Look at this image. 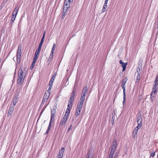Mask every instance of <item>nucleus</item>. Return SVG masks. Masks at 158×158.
Here are the masks:
<instances>
[{"label": "nucleus", "mask_w": 158, "mask_h": 158, "mask_svg": "<svg viewBox=\"0 0 158 158\" xmlns=\"http://www.w3.org/2000/svg\"><path fill=\"white\" fill-rule=\"evenodd\" d=\"M115 156L114 157V158H115ZM109 158H113V156H112V157H110V156H109Z\"/></svg>", "instance_id": "40"}, {"label": "nucleus", "mask_w": 158, "mask_h": 158, "mask_svg": "<svg viewBox=\"0 0 158 158\" xmlns=\"http://www.w3.org/2000/svg\"><path fill=\"white\" fill-rule=\"evenodd\" d=\"M84 101L83 98H82L81 99H80V102L77 104V109L81 110Z\"/></svg>", "instance_id": "9"}, {"label": "nucleus", "mask_w": 158, "mask_h": 158, "mask_svg": "<svg viewBox=\"0 0 158 158\" xmlns=\"http://www.w3.org/2000/svg\"><path fill=\"white\" fill-rule=\"evenodd\" d=\"M75 93V92H73L72 94L71 95L70 97V101H73L74 100V94Z\"/></svg>", "instance_id": "22"}, {"label": "nucleus", "mask_w": 158, "mask_h": 158, "mask_svg": "<svg viewBox=\"0 0 158 158\" xmlns=\"http://www.w3.org/2000/svg\"><path fill=\"white\" fill-rule=\"evenodd\" d=\"M119 63L122 65V67L123 68V71H124L126 69L127 63V62L124 63L123 62L122 60H120Z\"/></svg>", "instance_id": "15"}, {"label": "nucleus", "mask_w": 158, "mask_h": 158, "mask_svg": "<svg viewBox=\"0 0 158 158\" xmlns=\"http://www.w3.org/2000/svg\"><path fill=\"white\" fill-rule=\"evenodd\" d=\"M45 33H46V32L45 31L44 32V34H43V35L42 37L44 38V36H45Z\"/></svg>", "instance_id": "38"}, {"label": "nucleus", "mask_w": 158, "mask_h": 158, "mask_svg": "<svg viewBox=\"0 0 158 158\" xmlns=\"http://www.w3.org/2000/svg\"><path fill=\"white\" fill-rule=\"evenodd\" d=\"M156 94H154L153 93H151V99L152 101L154 100Z\"/></svg>", "instance_id": "23"}, {"label": "nucleus", "mask_w": 158, "mask_h": 158, "mask_svg": "<svg viewBox=\"0 0 158 158\" xmlns=\"http://www.w3.org/2000/svg\"><path fill=\"white\" fill-rule=\"evenodd\" d=\"M127 79L125 78L123 80L122 84V87L123 89V93H126L125 85L127 82Z\"/></svg>", "instance_id": "8"}, {"label": "nucleus", "mask_w": 158, "mask_h": 158, "mask_svg": "<svg viewBox=\"0 0 158 158\" xmlns=\"http://www.w3.org/2000/svg\"><path fill=\"white\" fill-rule=\"evenodd\" d=\"M73 101L69 100L68 104V108L71 109L72 106V102Z\"/></svg>", "instance_id": "20"}, {"label": "nucleus", "mask_w": 158, "mask_h": 158, "mask_svg": "<svg viewBox=\"0 0 158 158\" xmlns=\"http://www.w3.org/2000/svg\"><path fill=\"white\" fill-rule=\"evenodd\" d=\"M44 38L42 37L41 40V41L44 42Z\"/></svg>", "instance_id": "39"}, {"label": "nucleus", "mask_w": 158, "mask_h": 158, "mask_svg": "<svg viewBox=\"0 0 158 158\" xmlns=\"http://www.w3.org/2000/svg\"><path fill=\"white\" fill-rule=\"evenodd\" d=\"M18 101V97L17 96H15L13 98V105L15 106Z\"/></svg>", "instance_id": "18"}, {"label": "nucleus", "mask_w": 158, "mask_h": 158, "mask_svg": "<svg viewBox=\"0 0 158 158\" xmlns=\"http://www.w3.org/2000/svg\"><path fill=\"white\" fill-rule=\"evenodd\" d=\"M22 45L19 44L18 47V51L17 53V59H19L21 58V55L22 54Z\"/></svg>", "instance_id": "7"}, {"label": "nucleus", "mask_w": 158, "mask_h": 158, "mask_svg": "<svg viewBox=\"0 0 158 158\" xmlns=\"http://www.w3.org/2000/svg\"><path fill=\"white\" fill-rule=\"evenodd\" d=\"M56 76V74L53 75L51 78L49 82V86H51V88H52V85L55 79V77Z\"/></svg>", "instance_id": "16"}, {"label": "nucleus", "mask_w": 158, "mask_h": 158, "mask_svg": "<svg viewBox=\"0 0 158 158\" xmlns=\"http://www.w3.org/2000/svg\"><path fill=\"white\" fill-rule=\"evenodd\" d=\"M36 60H33V61L31 64V65L30 67L31 69L32 70L33 69L34 66H35V63L36 62Z\"/></svg>", "instance_id": "26"}, {"label": "nucleus", "mask_w": 158, "mask_h": 158, "mask_svg": "<svg viewBox=\"0 0 158 158\" xmlns=\"http://www.w3.org/2000/svg\"><path fill=\"white\" fill-rule=\"evenodd\" d=\"M71 0H65L64 7L63 10V15L62 16V18L63 19L67 12L70 8V3ZM73 1V0H71Z\"/></svg>", "instance_id": "1"}, {"label": "nucleus", "mask_w": 158, "mask_h": 158, "mask_svg": "<svg viewBox=\"0 0 158 158\" xmlns=\"http://www.w3.org/2000/svg\"><path fill=\"white\" fill-rule=\"evenodd\" d=\"M108 1V0H105L104 5H106L107 6V3Z\"/></svg>", "instance_id": "35"}, {"label": "nucleus", "mask_w": 158, "mask_h": 158, "mask_svg": "<svg viewBox=\"0 0 158 158\" xmlns=\"http://www.w3.org/2000/svg\"><path fill=\"white\" fill-rule=\"evenodd\" d=\"M54 118H54V116H51V120L50 121V122L49 123V126L48 127V128L46 132V134L48 133V132L49 131L51 127L52 126L51 123L54 122Z\"/></svg>", "instance_id": "10"}, {"label": "nucleus", "mask_w": 158, "mask_h": 158, "mask_svg": "<svg viewBox=\"0 0 158 158\" xmlns=\"http://www.w3.org/2000/svg\"><path fill=\"white\" fill-rule=\"evenodd\" d=\"M86 94V93L82 92V94L81 95V98L80 99H81V98H83V99H84V100H85V96Z\"/></svg>", "instance_id": "27"}, {"label": "nucleus", "mask_w": 158, "mask_h": 158, "mask_svg": "<svg viewBox=\"0 0 158 158\" xmlns=\"http://www.w3.org/2000/svg\"><path fill=\"white\" fill-rule=\"evenodd\" d=\"M68 117L64 116L63 118L61 120L60 123V125L63 126L64 125V124L65 123V122H66L68 119Z\"/></svg>", "instance_id": "14"}, {"label": "nucleus", "mask_w": 158, "mask_h": 158, "mask_svg": "<svg viewBox=\"0 0 158 158\" xmlns=\"http://www.w3.org/2000/svg\"><path fill=\"white\" fill-rule=\"evenodd\" d=\"M157 28H158V23H157Z\"/></svg>", "instance_id": "42"}, {"label": "nucleus", "mask_w": 158, "mask_h": 158, "mask_svg": "<svg viewBox=\"0 0 158 158\" xmlns=\"http://www.w3.org/2000/svg\"><path fill=\"white\" fill-rule=\"evenodd\" d=\"M10 113V107H9V109H8V113H7V116H9V114Z\"/></svg>", "instance_id": "36"}, {"label": "nucleus", "mask_w": 158, "mask_h": 158, "mask_svg": "<svg viewBox=\"0 0 158 158\" xmlns=\"http://www.w3.org/2000/svg\"><path fill=\"white\" fill-rule=\"evenodd\" d=\"M86 158H93L92 154L89 152L87 154Z\"/></svg>", "instance_id": "24"}, {"label": "nucleus", "mask_w": 158, "mask_h": 158, "mask_svg": "<svg viewBox=\"0 0 158 158\" xmlns=\"http://www.w3.org/2000/svg\"><path fill=\"white\" fill-rule=\"evenodd\" d=\"M70 109L67 108V109L66 110L65 114L64 116L68 117L69 114L70 112Z\"/></svg>", "instance_id": "19"}, {"label": "nucleus", "mask_w": 158, "mask_h": 158, "mask_svg": "<svg viewBox=\"0 0 158 158\" xmlns=\"http://www.w3.org/2000/svg\"><path fill=\"white\" fill-rule=\"evenodd\" d=\"M1 60H0V63H1V62H2Z\"/></svg>", "instance_id": "43"}, {"label": "nucleus", "mask_w": 158, "mask_h": 158, "mask_svg": "<svg viewBox=\"0 0 158 158\" xmlns=\"http://www.w3.org/2000/svg\"><path fill=\"white\" fill-rule=\"evenodd\" d=\"M158 85V77H156L155 81V83L153 85L152 90L151 93H153L154 94H156V87Z\"/></svg>", "instance_id": "6"}, {"label": "nucleus", "mask_w": 158, "mask_h": 158, "mask_svg": "<svg viewBox=\"0 0 158 158\" xmlns=\"http://www.w3.org/2000/svg\"><path fill=\"white\" fill-rule=\"evenodd\" d=\"M137 122L138 125H142V119L141 113L139 111L138 112L137 114Z\"/></svg>", "instance_id": "5"}, {"label": "nucleus", "mask_w": 158, "mask_h": 158, "mask_svg": "<svg viewBox=\"0 0 158 158\" xmlns=\"http://www.w3.org/2000/svg\"><path fill=\"white\" fill-rule=\"evenodd\" d=\"M157 28H158V23H157Z\"/></svg>", "instance_id": "41"}, {"label": "nucleus", "mask_w": 158, "mask_h": 158, "mask_svg": "<svg viewBox=\"0 0 158 158\" xmlns=\"http://www.w3.org/2000/svg\"><path fill=\"white\" fill-rule=\"evenodd\" d=\"M25 76V73L23 72L21 69H19L18 72V79L17 80L18 84L21 85L23 83Z\"/></svg>", "instance_id": "2"}, {"label": "nucleus", "mask_w": 158, "mask_h": 158, "mask_svg": "<svg viewBox=\"0 0 158 158\" xmlns=\"http://www.w3.org/2000/svg\"><path fill=\"white\" fill-rule=\"evenodd\" d=\"M116 142V140L115 139H114L113 140L112 144L111 147L110 153L109 155V156H110V157L113 156V155L115 152L117 146V143Z\"/></svg>", "instance_id": "3"}, {"label": "nucleus", "mask_w": 158, "mask_h": 158, "mask_svg": "<svg viewBox=\"0 0 158 158\" xmlns=\"http://www.w3.org/2000/svg\"><path fill=\"white\" fill-rule=\"evenodd\" d=\"M141 126H142V125H138L135 128V129H136V131H138V130L140 128V127H141Z\"/></svg>", "instance_id": "32"}, {"label": "nucleus", "mask_w": 158, "mask_h": 158, "mask_svg": "<svg viewBox=\"0 0 158 158\" xmlns=\"http://www.w3.org/2000/svg\"><path fill=\"white\" fill-rule=\"evenodd\" d=\"M56 114V110L54 109H53L51 110V116H54Z\"/></svg>", "instance_id": "25"}, {"label": "nucleus", "mask_w": 158, "mask_h": 158, "mask_svg": "<svg viewBox=\"0 0 158 158\" xmlns=\"http://www.w3.org/2000/svg\"><path fill=\"white\" fill-rule=\"evenodd\" d=\"M18 12V9L16 8L14 10L11 18V20L13 21L15 19L16 15Z\"/></svg>", "instance_id": "11"}, {"label": "nucleus", "mask_w": 158, "mask_h": 158, "mask_svg": "<svg viewBox=\"0 0 158 158\" xmlns=\"http://www.w3.org/2000/svg\"><path fill=\"white\" fill-rule=\"evenodd\" d=\"M64 148H62L59 151V154L58 155L57 158H62L64 154Z\"/></svg>", "instance_id": "12"}, {"label": "nucleus", "mask_w": 158, "mask_h": 158, "mask_svg": "<svg viewBox=\"0 0 158 158\" xmlns=\"http://www.w3.org/2000/svg\"><path fill=\"white\" fill-rule=\"evenodd\" d=\"M56 45L55 44H54L53 45V47L52 48L51 52L50 54V55L49 56V58H52V55H53L54 52L55 50V48L56 47Z\"/></svg>", "instance_id": "17"}, {"label": "nucleus", "mask_w": 158, "mask_h": 158, "mask_svg": "<svg viewBox=\"0 0 158 158\" xmlns=\"http://www.w3.org/2000/svg\"><path fill=\"white\" fill-rule=\"evenodd\" d=\"M123 104L124 105L125 103L126 102V93H123Z\"/></svg>", "instance_id": "29"}, {"label": "nucleus", "mask_w": 158, "mask_h": 158, "mask_svg": "<svg viewBox=\"0 0 158 158\" xmlns=\"http://www.w3.org/2000/svg\"><path fill=\"white\" fill-rule=\"evenodd\" d=\"M43 43V41H41V42H40L39 45V47L41 48L42 45V44Z\"/></svg>", "instance_id": "34"}, {"label": "nucleus", "mask_w": 158, "mask_h": 158, "mask_svg": "<svg viewBox=\"0 0 158 158\" xmlns=\"http://www.w3.org/2000/svg\"><path fill=\"white\" fill-rule=\"evenodd\" d=\"M155 155V152H152L151 153V155H150V157H153L154 156V155Z\"/></svg>", "instance_id": "33"}, {"label": "nucleus", "mask_w": 158, "mask_h": 158, "mask_svg": "<svg viewBox=\"0 0 158 158\" xmlns=\"http://www.w3.org/2000/svg\"><path fill=\"white\" fill-rule=\"evenodd\" d=\"M51 89V86H49L47 91L46 92L44 95V98L42 102L44 103L46 101L48 98L50 94V91Z\"/></svg>", "instance_id": "4"}, {"label": "nucleus", "mask_w": 158, "mask_h": 158, "mask_svg": "<svg viewBox=\"0 0 158 158\" xmlns=\"http://www.w3.org/2000/svg\"><path fill=\"white\" fill-rule=\"evenodd\" d=\"M88 89V87L87 86H86L83 89L82 92L86 93Z\"/></svg>", "instance_id": "31"}, {"label": "nucleus", "mask_w": 158, "mask_h": 158, "mask_svg": "<svg viewBox=\"0 0 158 158\" xmlns=\"http://www.w3.org/2000/svg\"><path fill=\"white\" fill-rule=\"evenodd\" d=\"M72 125H70L69 126V129H68V130H67V131H69L72 128Z\"/></svg>", "instance_id": "37"}, {"label": "nucleus", "mask_w": 158, "mask_h": 158, "mask_svg": "<svg viewBox=\"0 0 158 158\" xmlns=\"http://www.w3.org/2000/svg\"><path fill=\"white\" fill-rule=\"evenodd\" d=\"M107 6L106 5H104L103 8L102 9V12H104L106 11V8L107 7Z\"/></svg>", "instance_id": "30"}, {"label": "nucleus", "mask_w": 158, "mask_h": 158, "mask_svg": "<svg viewBox=\"0 0 158 158\" xmlns=\"http://www.w3.org/2000/svg\"><path fill=\"white\" fill-rule=\"evenodd\" d=\"M157 23H158V21H157Z\"/></svg>", "instance_id": "44"}, {"label": "nucleus", "mask_w": 158, "mask_h": 158, "mask_svg": "<svg viewBox=\"0 0 158 158\" xmlns=\"http://www.w3.org/2000/svg\"><path fill=\"white\" fill-rule=\"evenodd\" d=\"M81 110L76 109V111L75 113V115L76 116H78L81 113Z\"/></svg>", "instance_id": "21"}, {"label": "nucleus", "mask_w": 158, "mask_h": 158, "mask_svg": "<svg viewBox=\"0 0 158 158\" xmlns=\"http://www.w3.org/2000/svg\"><path fill=\"white\" fill-rule=\"evenodd\" d=\"M138 131L136 130V129H134L133 132V137H135V136L137 135Z\"/></svg>", "instance_id": "28"}, {"label": "nucleus", "mask_w": 158, "mask_h": 158, "mask_svg": "<svg viewBox=\"0 0 158 158\" xmlns=\"http://www.w3.org/2000/svg\"><path fill=\"white\" fill-rule=\"evenodd\" d=\"M41 48L38 47L37 49L36 50L35 55L34 56V58L33 59H37L39 56V52L40 51Z\"/></svg>", "instance_id": "13"}]
</instances>
